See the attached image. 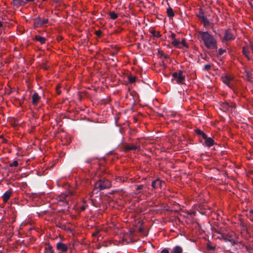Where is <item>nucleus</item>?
I'll use <instances>...</instances> for the list:
<instances>
[{"label":"nucleus","instance_id":"c756f323","mask_svg":"<svg viewBox=\"0 0 253 253\" xmlns=\"http://www.w3.org/2000/svg\"><path fill=\"white\" fill-rule=\"evenodd\" d=\"M9 166L10 167H16L18 166V162L17 161H14L12 163H10L9 164Z\"/></svg>","mask_w":253,"mask_h":253},{"label":"nucleus","instance_id":"9d476101","mask_svg":"<svg viewBox=\"0 0 253 253\" xmlns=\"http://www.w3.org/2000/svg\"><path fill=\"white\" fill-rule=\"evenodd\" d=\"M124 148L126 152H128L130 150H136L139 149V146L132 144L126 145Z\"/></svg>","mask_w":253,"mask_h":253},{"label":"nucleus","instance_id":"e433bc0d","mask_svg":"<svg viewBox=\"0 0 253 253\" xmlns=\"http://www.w3.org/2000/svg\"><path fill=\"white\" fill-rule=\"evenodd\" d=\"M250 46L251 49L252 50V52L253 54V42H250Z\"/></svg>","mask_w":253,"mask_h":253},{"label":"nucleus","instance_id":"f257e3e1","mask_svg":"<svg viewBox=\"0 0 253 253\" xmlns=\"http://www.w3.org/2000/svg\"><path fill=\"white\" fill-rule=\"evenodd\" d=\"M198 34L201 36L205 45L210 49H217V41L213 35L208 32L199 31Z\"/></svg>","mask_w":253,"mask_h":253},{"label":"nucleus","instance_id":"7ed1b4c3","mask_svg":"<svg viewBox=\"0 0 253 253\" xmlns=\"http://www.w3.org/2000/svg\"><path fill=\"white\" fill-rule=\"evenodd\" d=\"M183 72L182 70H178L172 74L173 78L179 84H184L185 81V76L183 75Z\"/></svg>","mask_w":253,"mask_h":253},{"label":"nucleus","instance_id":"9b49d317","mask_svg":"<svg viewBox=\"0 0 253 253\" xmlns=\"http://www.w3.org/2000/svg\"><path fill=\"white\" fill-rule=\"evenodd\" d=\"M204 139L205 140V143L207 146L210 147L214 144V141L212 138L209 137L206 135V137Z\"/></svg>","mask_w":253,"mask_h":253},{"label":"nucleus","instance_id":"a211bd4d","mask_svg":"<svg viewBox=\"0 0 253 253\" xmlns=\"http://www.w3.org/2000/svg\"><path fill=\"white\" fill-rule=\"evenodd\" d=\"M45 253H55L52 250V246L49 243L46 244L45 247Z\"/></svg>","mask_w":253,"mask_h":253},{"label":"nucleus","instance_id":"39448f33","mask_svg":"<svg viewBox=\"0 0 253 253\" xmlns=\"http://www.w3.org/2000/svg\"><path fill=\"white\" fill-rule=\"evenodd\" d=\"M198 17L203 22L204 27H206L210 24V21L207 18L205 15L203 11L200 12L199 14H197Z\"/></svg>","mask_w":253,"mask_h":253},{"label":"nucleus","instance_id":"aec40b11","mask_svg":"<svg viewBox=\"0 0 253 253\" xmlns=\"http://www.w3.org/2000/svg\"><path fill=\"white\" fill-rule=\"evenodd\" d=\"M172 44L175 47L181 48V43H180V41L177 39H174L172 42Z\"/></svg>","mask_w":253,"mask_h":253},{"label":"nucleus","instance_id":"4468645a","mask_svg":"<svg viewBox=\"0 0 253 253\" xmlns=\"http://www.w3.org/2000/svg\"><path fill=\"white\" fill-rule=\"evenodd\" d=\"M162 181L159 179H157L152 181L151 186L153 189L158 188L159 187L161 186Z\"/></svg>","mask_w":253,"mask_h":253},{"label":"nucleus","instance_id":"6e6552de","mask_svg":"<svg viewBox=\"0 0 253 253\" xmlns=\"http://www.w3.org/2000/svg\"><path fill=\"white\" fill-rule=\"evenodd\" d=\"M233 80V78L232 76H229L228 75H225L224 77H222V82L230 87H232V85L230 84V82Z\"/></svg>","mask_w":253,"mask_h":253},{"label":"nucleus","instance_id":"a18cd8bd","mask_svg":"<svg viewBox=\"0 0 253 253\" xmlns=\"http://www.w3.org/2000/svg\"><path fill=\"white\" fill-rule=\"evenodd\" d=\"M216 232L217 233H218V234H220V235H221V234H222V233L221 232V231H219V230H216Z\"/></svg>","mask_w":253,"mask_h":253},{"label":"nucleus","instance_id":"c9c22d12","mask_svg":"<svg viewBox=\"0 0 253 253\" xmlns=\"http://www.w3.org/2000/svg\"><path fill=\"white\" fill-rule=\"evenodd\" d=\"M143 187H144V185H138L136 187V190L137 191H139V190H140L142 189Z\"/></svg>","mask_w":253,"mask_h":253},{"label":"nucleus","instance_id":"5701e85b","mask_svg":"<svg viewBox=\"0 0 253 253\" xmlns=\"http://www.w3.org/2000/svg\"><path fill=\"white\" fill-rule=\"evenodd\" d=\"M66 195L61 194L58 197V199L59 201L64 202L66 204H67V202H66Z\"/></svg>","mask_w":253,"mask_h":253},{"label":"nucleus","instance_id":"473e14b6","mask_svg":"<svg viewBox=\"0 0 253 253\" xmlns=\"http://www.w3.org/2000/svg\"><path fill=\"white\" fill-rule=\"evenodd\" d=\"M180 43H181L182 47L183 46H185V47H188V45L186 43L185 40L184 39H182V41L180 42Z\"/></svg>","mask_w":253,"mask_h":253},{"label":"nucleus","instance_id":"72a5a7b5","mask_svg":"<svg viewBox=\"0 0 253 253\" xmlns=\"http://www.w3.org/2000/svg\"><path fill=\"white\" fill-rule=\"evenodd\" d=\"M242 52H243V54L246 56L247 57H248V53L249 52L248 51L246 50V49L245 47H243V50H242Z\"/></svg>","mask_w":253,"mask_h":253},{"label":"nucleus","instance_id":"8fccbe9b","mask_svg":"<svg viewBox=\"0 0 253 253\" xmlns=\"http://www.w3.org/2000/svg\"><path fill=\"white\" fill-rule=\"evenodd\" d=\"M111 54V55H112V56H114V55H115V52H113V53H112Z\"/></svg>","mask_w":253,"mask_h":253},{"label":"nucleus","instance_id":"37998d69","mask_svg":"<svg viewBox=\"0 0 253 253\" xmlns=\"http://www.w3.org/2000/svg\"><path fill=\"white\" fill-rule=\"evenodd\" d=\"M139 231L140 232V233H143V232L144 231V230L142 228H140L139 229Z\"/></svg>","mask_w":253,"mask_h":253},{"label":"nucleus","instance_id":"bb28decb","mask_svg":"<svg viewBox=\"0 0 253 253\" xmlns=\"http://www.w3.org/2000/svg\"><path fill=\"white\" fill-rule=\"evenodd\" d=\"M151 33L152 34L153 37H155L157 38H160L161 36L159 32H156L155 31H151Z\"/></svg>","mask_w":253,"mask_h":253},{"label":"nucleus","instance_id":"2f4dec72","mask_svg":"<svg viewBox=\"0 0 253 253\" xmlns=\"http://www.w3.org/2000/svg\"><path fill=\"white\" fill-rule=\"evenodd\" d=\"M158 53L161 56H163L165 59H167L169 57L168 55L164 54L162 51L159 50Z\"/></svg>","mask_w":253,"mask_h":253},{"label":"nucleus","instance_id":"3c124183","mask_svg":"<svg viewBox=\"0 0 253 253\" xmlns=\"http://www.w3.org/2000/svg\"><path fill=\"white\" fill-rule=\"evenodd\" d=\"M44 68L46 70H47L48 69V67H46V66H44Z\"/></svg>","mask_w":253,"mask_h":253},{"label":"nucleus","instance_id":"393cba45","mask_svg":"<svg viewBox=\"0 0 253 253\" xmlns=\"http://www.w3.org/2000/svg\"><path fill=\"white\" fill-rule=\"evenodd\" d=\"M128 82L130 84L134 83L136 81V77L132 75L128 76L127 77Z\"/></svg>","mask_w":253,"mask_h":253},{"label":"nucleus","instance_id":"49530a36","mask_svg":"<svg viewBox=\"0 0 253 253\" xmlns=\"http://www.w3.org/2000/svg\"><path fill=\"white\" fill-rule=\"evenodd\" d=\"M2 141H3V142H4V143H6V140L5 138H3V140H2Z\"/></svg>","mask_w":253,"mask_h":253},{"label":"nucleus","instance_id":"a878e982","mask_svg":"<svg viewBox=\"0 0 253 253\" xmlns=\"http://www.w3.org/2000/svg\"><path fill=\"white\" fill-rule=\"evenodd\" d=\"M109 16L111 18L115 20L118 17V15L114 11H111L109 12Z\"/></svg>","mask_w":253,"mask_h":253},{"label":"nucleus","instance_id":"7c9ffc66","mask_svg":"<svg viewBox=\"0 0 253 253\" xmlns=\"http://www.w3.org/2000/svg\"><path fill=\"white\" fill-rule=\"evenodd\" d=\"M211 68V65L210 64H206L205 65L203 70L204 71H209V70H210Z\"/></svg>","mask_w":253,"mask_h":253},{"label":"nucleus","instance_id":"412c9836","mask_svg":"<svg viewBox=\"0 0 253 253\" xmlns=\"http://www.w3.org/2000/svg\"><path fill=\"white\" fill-rule=\"evenodd\" d=\"M167 12L168 16L170 18L173 17L174 16V13L173 11V9L170 6H169L167 8Z\"/></svg>","mask_w":253,"mask_h":253},{"label":"nucleus","instance_id":"dca6fc26","mask_svg":"<svg viewBox=\"0 0 253 253\" xmlns=\"http://www.w3.org/2000/svg\"><path fill=\"white\" fill-rule=\"evenodd\" d=\"M245 79L246 81H247L248 82H252V74L250 71H249V70L245 71Z\"/></svg>","mask_w":253,"mask_h":253},{"label":"nucleus","instance_id":"f704fd0d","mask_svg":"<svg viewBox=\"0 0 253 253\" xmlns=\"http://www.w3.org/2000/svg\"><path fill=\"white\" fill-rule=\"evenodd\" d=\"M95 34L98 37L100 38L102 35V31L100 30L96 31Z\"/></svg>","mask_w":253,"mask_h":253},{"label":"nucleus","instance_id":"b1692460","mask_svg":"<svg viewBox=\"0 0 253 253\" xmlns=\"http://www.w3.org/2000/svg\"><path fill=\"white\" fill-rule=\"evenodd\" d=\"M218 239H222L225 241H229V242L231 241V240L227 238V235L225 233V234L224 233L221 234V235H220V236H218Z\"/></svg>","mask_w":253,"mask_h":253},{"label":"nucleus","instance_id":"f8f14e48","mask_svg":"<svg viewBox=\"0 0 253 253\" xmlns=\"http://www.w3.org/2000/svg\"><path fill=\"white\" fill-rule=\"evenodd\" d=\"M221 106L225 111H232V108L234 106V104L230 105L228 103L224 102L222 103Z\"/></svg>","mask_w":253,"mask_h":253},{"label":"nucleus","instance_id":"a19ab883","mask_svg":"<svg viewBox=\"0 0 253 253\" xmlns=\"http://www.w3.org/2000/svg\"><path fill=\"white\" fill-rule=\"evenodd\" d=\"M59 86H57L56 87V92L58 94H60L61 93V91L59 90Z\"/></svg>","mask_w":253,"mask_h":253},{"label":"nucleus","instance_id":"4c0bfd02","mask_svg":"<svg viewBox=\"0 0 253 253\" xmlns=\"http://www.w3.org/2000/svg\"><path fill=\"white\" fill-rule=\"evenodd\" d=\"M207 247L209 250H214L215 249L214 247L210 245H208Z\"/></svg>","mask_w":253,"mask_h":253},{"label":"nucleus","instance_id":"ea45409f","mask_svg":"<svg viewBox=\"0 0 253 253\" xmlns=\"http://www.w3.org/2000/svg\"><path fill=\"white\" fill-rule=\"evenodd\" d=\"M161 253H169V251L168 250L164 249L161 251Z\"/></svg>","mask_w":253,"mask_h":253},{"label":"nucleus","instance_id":"79ce46f5","mask_svg":"<svg viewBox=\"0 0 253 253\" xmlns=\"http://www.w3.org/2000/svg\"><path fill=\"white\" fill-rule=\"evenodd\" d=\"M86 206H82V207H81V210H82V211H84V210L86 209Z\"/></svg>","mask_w":253,"mask_h":253},{"label":"nucleus","instance_id":"09e8293b","mask_svg":"<svg viewBox=\"0 0 253 253\" xmlns=\"http://www.w3.org/2000/svg\"><path fill=\"white\" fill-rule=\"evenodd\" d=\"M2 26V23L0 21V27H1Z\"/></svg>","mask_w":253,"mask_h":253},{"label":"nucleus","instance_id":"f03ea898","mask_svg":"<svg viewBox=\"0 0 253 253\" xmlns=\"http://www.w3.org/2000/svg\"><path fill=\"white\" fill-rule=\"evenodd\" d=\"M111 187V182L108 179L105 178L100 179L95 183L93 192L98 189L99 190H103L105 189L110 188Z\"/></svg>","mask_w":253,"mask_h":253},{"label":"nucleus","instance_id":"cd10ccee","mask_svg":"<svg viewBox=\"0 0 253 253\" xmlns=\"http://www.w3.org/2000/svg\"><path fill=\"white\" fill-rule=\"evenodd\" d=\"M225 52H226V50L223 49L222 48H220L217 51V56H221L223 55Z\"/></svg>","mask_w":253,"mask_h":253},{"label":"nucleus","instance_id":"2eb2a0df","mask_svg":"<svg viewBox=\"0 0 253 253\" xmlns=\"http://www.w3.org/2000/svg\"><path fill=\"white\" fill-rule=\"evenodd\" d=\"M25 2L23 0H12V3L14 6H16L17 7L24 5L25 4Z\"/></svg>","mask_w":253,"mask_h":253},{"label":"nucleus","instance_id":"6ab92c4d","mask_svg":"<svg viewBox=\"0 0 253 253\" xmlns=\"http://www.w3.org/2000/svg\"><path fill=\"white\" fill-rule=\"evenodd\" d=\"M35 40L39 42L41 44H43L45 42L46 39L44 37H41L39 35H36L35 37Z\"/></svg>","mask_w":253,"mask_h":253},{"label":"nucleus","instance_id":"4be33fe9","mask_svg":"<svg viewBox=\"0 0 253 253\" xmlns=\"http://www.w3.org/2000/svg\"><path fill=\"white\" fill-rule=\"evenodd\" d=\"M195 133L199 136H202L203 138L206 137V134L200 129H195Z\"/></svg>","mask_w":253,"mask_h":253},{"label":"nucleus","instance_id":"c85d7f7f","mask_svg":"<svg viewBox=\"0 0 253 253\" xmlns=\"http://www.w3.org/2000/svg\"><path fill=\"white\" fill-rule=\"evenodd\" d=\"M240 225L242 228V230L243 231H247L248 228L247 227V225L245 224V223L243 222H241L240 223Z\"/></svg>","mask_w":253,"mask_h":253},{"label":"nucleus","instance_id":"de8ad7c7","mask_svg":"<svg viewBox=\"0 0 253 253\" xmlns=\"http://www.w3.org/2000/svg\"><path fill=\"white\" fill-rule=\"evenodd\" d=\"M27 1H34L35 0H26Z\"/></svg>","mask_w":253,"mask_h":253},{"label":"nucleus","instance_id":"ddd939ff","mask_svg":"<svg viewBox=\"0 0 253 253\" xmlns=\"http://www.w3.org/2000/svg\"><path fill=\"white\" fill-rule=\"evenodd\" d=\"M12 191L11 190H8L6 191L2 195V199L4 203H6L10 197L11 196Z\"/></svg>","mask_w":253,"mask_h":253},{"label":"nucleus","instance_id":"603ef678","mask_svg":"<svg viewBox=\"0 0 253 253\" xmlns=\"http://www.w3.org/2000/svg\"><path fill=\"white\" fill-rule=\"evenodd\" d=\"M202 58H203V59H206V56L205 57H202Z\"/></svg>","mask_w":253,"mask_h":253},{"label":"nucleus","instance_id":"f3484780","mask_svg":"<svg viewBox=\"0 0 253 253\" xmlns=\"http://www.w3.org/2000/svg\"><path fill=\"white\" fill-rule=\"evenodd\" d=\"M183 252L182 248L179 246H176L171 251V253H182Z\"/></svg>","mask_w":253,"mask_h":253},{"label":"nucleus","instance_id":"20e7f679","mask_svg":"<svg viewBox=\"0 0 253 253\" xmlns=\"http://www.w3.org/2000/svg\"><path fill=\"white\" fill-rule=\"evenodd\" d=\"M34 20V26L35 28L42 27L43 25L48 23V20L47 19H44L42 20L39 16L35 18Z\"/></svg>","mask_w":253,"mask_h":253},{"label":"nucleus","instance_id":"1a4fd4ad","mask_svg":"<svg viewBox=\"0 0 253 253\" xmlns=\"http://www.w3.org/2000/svg\"><path fill=\"white\" fill-rule=\"evenodd\" d=\"M32 104L36 106L37 105L41 100V97L37 92H34V93L32 95Z\"/></svg>","mask_w":253,"mask_h":253},{"label":"nucleus","instance_id":"0eeeda50","mask_svg":"<svg viewBox=\"0 0 253 253\" xmlns=\"http://www.w3.org/2000/svg\"><path fill=\"white\" fill-rule=\"evenodd\" d=\"M235 37L232 33L231 30L228 29L225 31L224 39L226 41H231L234 39Z\"/></svg>","mask_w":253,"mask_h":253},{"label":"nucleus","instance_id":"58836bf2","mask_svg":"<svg viewBox=\"0 0 253 253\" xmlns=\"http://www.w3.org/2000/svg\"><path fill=\"white\" fill-rule=\"evenodd\" d=\"M175 37H176V35L174 33H171V34L170 35V37L173 40H174V39H176Z\"/></svg>","mask_w":253,"mask_h":253},{"label":"nucleus","instance_id":"c03bdc74","mask_svg":"<svg viewBox=\"0 0 253 253\" xmlns=\"http://www.w3.org/2000/svg\"><path fill=\"white\" fill-rule=\"evenodd\" d=\"M249 5H250L251 7L253 9V4L251 2H249Z\"/></svg>","mask_w":253,"mask_h":253},{"label":"nucleus","instance_id":"423d86ee","mask_svg":"<svg viewBox=\"0 0 253 253\" xmlns=\"http://www.w3.org/2000/svg\"><path fill=\"white\" fill-rule=\"evenodd\" d=\"M56 249L58 251L64 253L68 251V247L66 244L59 242L56 244Z\"/></svg>","mask_w":253,"mask_h":253}]
</instances>
